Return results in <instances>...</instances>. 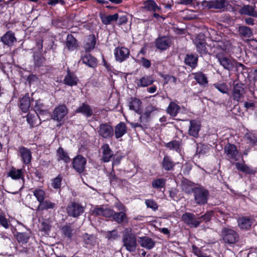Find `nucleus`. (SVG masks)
<instances>
[{
  "label": "nucleus",
  "instance_id": "53",
  "mask_svg": "<svg viewBox=\"0 0 257 257\" xmlns=\"http://www.w3.org/2000/svg\"><path fill=\"white\" fill-rule=\"evenodd\" d=\"M209 151V148L206 145L197 144L196 147V154L197 155H205Z\"/></svg>",
  "mask_w": 257,
  "mask_h": 257
},
{
  "label": "nucleus",
  "instance_id": "17",
  "mask_svg": "<svg viewBox=\"0 0 257 257\" xmlns=\"http://www.w3.org/2000/svg\"><path fill=\"white\" fill-rule=\"evenodd\" d=\"M75 113H81L86 118H88L92 116L93 111L90 105L83 102L75 110Z\"/></svg>",
  "mask_w": 257,
  "mask_h": 257
},
{
  "label": "nucleus",
  "instance_id": "21",
  "mask_svg": "<svg viewBox=\"0 0 257 257\" xmlns=\"http://www.w3.org/2000/svg\"><path fill=\"white\" fill-rule=\"evenodd\" d=\"M155 80L151 75H145L140 79H137L135 83L138 87H145L152 85Z\"/></svg>",
  "mask_w": 257,
  "mask_h": 257
},
{
  "label": "nucleus",
  "instance_id": "16",
  "mask_svg": "<svg viewBox=\"0 0 257 257\" xmlns=\"http://www.w3.org/2000/svg\"><path fill=\"white\" fill-rule=\"evenodd\" d=\"M195 44L197 51L201 54H206L207 50L206 43L204 40V36L203 34H199L196 38Z\"/></svg>",
  "mask_w": 257,
  "mask_h": 257
},
{
  "label": "nucleus",
  "instance_id": "29",
  "mask_svg": "<svg viewBox=\"0 0 257 257\" xmlns=\"http://www.w3.org/2000/svg\"><path fill=\"white\" fill-rule=\"evenodd\" d=\"M129 54V50L125 48H117L115 50V56L116 60L119 62H121L127 58Z\"/></svg>",
  "mask_w": 257,
  "mask_h": 257
},
{
  "label": "nucleus",
  "instance_id": "24",
  "mask_svg": "<svg viewBox=\"0 0 257 257\" xmlns=\"http://www.w3.org/2000/svg\"><path fill=\"white\" fill-rule=\"evenodd\" d=\"M241 15H246L253 18H257V11L255 7L251 5H244L239 10Z\"/></svg>",
  "mask_w": 257,
  "mask_h": 257
},
{
  "label": "nucleus",
  "instance_id": "47",
  "mask_svg": "<svg viewBox=\"0 0 257 257\" xmlns=\"http://www.w3.org/2000/svg\"><path fill=\"white\" fill-rule=\"evenodd\" d=\"M118 18V15L117 14H115L113 15H103L101 16V20L103 24L106 25L110 24L111 22L117 20Z\"/></svg>",
  "mask_w": 257,
  "mask_h": 257
},
{
  "label": "nucleus",
  "instance_id": "30",
  "mask_svg": "<svg viewBox=\"0 0 257 257\" xmlns=\"http://www.w3.org/2000/svg\"><path fill=\"white\" fill-rule=\"evenodd\" d=\"M56 204L55 203L52 202L49 199H44L39 203L37 208L38 211L48 210L49 209H54L56 208Z\"/></svg>",
  "mask_w": 257,
  "mask_h": 257
},
{
  "label": "nucleus",
  "instance_id": "25",
  "mask_svg": "<svg viewBox=\"0 0 257 257\" xmlns=\"http://www.w3.org/2000/svg\"><path fill=\"white\" fill-rule=\"evenodd\" d=\"M24 169H16L12 167L8 173V176L11 177L13 180L24 179Z\"/></svg>",
  "mask_w": 257,
  "mask_h": 257
},
{
  "label": "nucleus",
  "instance_id": "56",
  "mask_svg": "<svg viewBox=\"0 0 257 257\" xmlns=\"http://www.w3.org/2000/svg\"><path fill=\"white\" fill-rule=\"evenodd\" d=\"M61 230L63 233V234L65 236L69 238H71L72 236V231L73 229L72 228L71 225H65L62 227Z\"/></svg>",
  "mask_w": 257,
  "mask_h": 257
},
{
  "label": "nucleus",
  "instance_id": "50",
  "mask_svg": "<svg viewBox=\"0 0 257 257\" xmlns=\"http://www.w3.org/2000/svg\"><path fill=\"white\" fill-rule=\"evenodd\" d=\"M26 119L27 122L29 124L30 128L34 127L35 125H38L39 124H36V119L38 116L34 114L28 113L26 115Z\"/></svg>",
  "mask_w": 257,
  "mask_h": 257
},
{
  "label": "nucleus",
  "instance_id": "31",
  "mask_svg": "<svg viewBox=\"0 0 257 257\" xmlns=\"http://www.w3.org/2000/svg\"><path fill=\"white\" fill-rule=\"evenodd\" d=\"M44 105L41 100H37L36 101L34 109L35 111L37 114V116L40 120L39 124H41L42 123L41 119L40 118L39 115H43L48 113V110L44 109Z\"/></svg>",
  "mask_w": 257,
  "mask_h": 257
},
{
  "label": "nucleus",
  "instance_id": "26",
  "mask_svg": "<svg viewBox=\"0 0 257 257\" xmlns=\"http://www.w3.org/2000/svg\"><path fill=\"white\" fill-rule=\"evenodd\" d=\"M127 132V128L125 123L122 121L117 124L114 129V135L116 139H119L125 135Z\"/></svg>",
  "mask_w": 257,
  "mask_h": 257
},
{
  "label": "nucleus",
  "instance_id": "54",
  "mask_svg": "<svg viewBox=\"0 0 257 257\" xmlns=\"http://www.w3.org/2000/svg\"><path fill=\"white\" fill-rule=\"evenodd\" d=\"M245 137L247 140V143L254 145L257 143V135L252 132L246 133L245 135Z\"/></svg>",
  "mask_w": 257,
  "mask_h": 257
},
{
  "label": "nucleus",
  "instance_id": "23",
  "mask_svg": "<svg viewBox=\"0 0 257 257\" xmlns=\"http://www.w3.org/2000/svg\"><path fill=\"white\" fill-rule=\"evenodd\" d=\"M31 106V100L29 94L26 93L20 99L19 107L22 111L26 113L29 110Z\"/></svg>",
  "mask_w": 257,
  "mask_h": 257
},
{
  "label": "nucleus",
  "instance_id": "60",
  "mask_svg": "<svg viewBox=\"0 0 257 257\" xmlns=\"http://www.w3.org/2000/svg\"><path fill=\"white\" fill-rule=\"evenodd\" d=\"M108 179L111 183H118L119 181V179L115 175V171L113 167H112L111 171L108 175Z\"/></svg>",
  "mask_w": 257,
  "mask_h": 257
},
{
  "label": "nucleus",
  "instance_id": "52",
  "mask_svg": "<svg viewBox=\"0 0 257 257\" xmlns=\"http://www.w3.org/2000/svg\"><path fill=\"white\" fill-rule=\"evenodd\" d=\"M81 61L84 64H93L96 63V59L89 54H86L82 56Z\"/></svg>",
  "mask_w": 257,
  "mask_h": 257
},
{
  "label": "nucleus",
  "instance_id": "59",
  "mask_svg": "<svg viewBox=\"0 0 257 257\" xmlns=\"http://www.w3.org/2000/svg\"><path fill=\"white\" fill-rule=\"evenodd\" d=\"M155 110H156V107L150 104L146 107L145 112H142V114L150 119L151 113Z\"/></svg>",
  "mask_w": 257,
  "mask_h": 257
},
{
  "label": "nucleus",
  "instance_id": "45",
  "mask_svg": "<svg viewBox=\"0 0 257 257\" xmlns=\"http://www.w3.org/2000/svg\"><path fill=\"white\" fill-rule=\"evenodd\" d=\"M33 193L39 203L45 199L46 192L43 189L36 188L33 191Z\"/></svg>",
  "mask_w": 257,
  "mask_h": 257
},
{
  "label": "nucleus",
  "instance_id": "7",
  "mask_svg": "<svg viewBox=\"0 0 257 257\" xmlns=\"http://www.w3.org/2000/svg\"><path fill=\"white\" fill-rule=\"evenodd\" d=\"M68 112V110L65 104H59L54 108L51 117L54 120L60 122L64 118Z\"/></svg>",
  "mask_w": 257,
  "mask_h": 257
},
{
  "label": "nucleus",
  "instance_id": "41",
  "mask_svg": "<svg viewBox=\"0 0 257 257\" xmlns=\"http://www.w3.org/2000/svg\"><path fill=\"white\" fill-rule=\"evenodd\" d=\"M143 8L144 9L150 12H156L157 10H160L156 3L153 0H149L145 2L144 3Z\"/></svg>",
  "mask_w": 257,
  "mask_h": 257
},
{
  "label": "nucleus",
  "instance_id": "22",
  "mask_svg": "<svg viewBox=\"0 0 257 257\" xmlns=\"http://www.w3.org/2000/svg\"><path fill=\"white\" fill-rule=\"evenodd\" d=\"M224 149L225 153L229 159L236 160L238 152L235 145L228 143Z\"/></svg>",
  "mask_w": 257,
  "mask_h": 257
},
{
  "label": "nucleus",
  "instance_id": "36",
  "mask_svg": "<svg viewBox=\"0 0 257 257\" xmlns=\"http://www.w3.org/2000/svg\"><path fill=\"white\" fill-rule=\"evenodd\" d=\"M235 165L236 169L241 172L249 175H252L255 173V171L252 168L244 163L237 162L235 163Z\"/></svg>",
  "mask_w": 257,
  "mask_h": 257
},
{
  "label": "nucleus",
  "instance_id": "38",
  "mask_svg": "<svg viewBox=\"0 0 257 257\" xmlns=\"http://www.w3.org/2000/svg\"><path fill=\"white\" fill-rule=\"evenodd\" d=\"M170 42L169 39L166 37L158 38L156 41V47L161 50H165L170 46Z\"/></svg>",
  "mask_w": 257,
  "mask_h": 257
},
{
  "label": "nucleus",
  "instance_id": "39",
  "mask_svg": "<svg viewBox=\"0 0 257 257\" xmlns=\"http://www.w3.org/2000/svg\"><path fill=\"white\" fill-rule=\"evenodd\" d=\"M194 78L201 86H205L208 84L207 77L202 72H198L194 74Z\"/></svg>",
  "mask_w": 257,
  "mask_h": 257
},
{
  "label": "nucleus",
  "instance_id": "61",
  "mask_svg": "<svg viewBox=\"0 0 257 257\" xmlns=\"http://www.w3.org/2000/svg\"><path fill=\"white\" fill-rule=\"evenodd\" d=\"M0 224L6 229L9 228L10 226L8 219L3 213H0Z\"/></svg>",
  "mask_w": 257,
  "mask_h": 257
},
{
  "label": "nucleus",
  "instance_id": "44",
  "mask_svg": "<svg viewBox=\"0 0 257 257\" xmlns=\"http://www.w3.org/2000/svg\"><path fill=\"white\" fill-rule=\"evenodd\" d=\"M214 211L210 210L207 211L203 215L197 217V220L199 222V225L203 222L205 223L209 222L213 215Z\"/></svg>",
  "mask_w": 257,
  "mask_h": 257
},
{
  "label": "nucleus",
  "instance_id": "1",
  "mask_svg": "<svg viewBox=\"0 0 257 257\" xmlns=\"http://www.w3.org/2000/svg\"><path fill=\"white\" fill-rule=\"evenodd\" d=\"M193 191V195L194 202L198 205H204L207 203L209 192L203 186L198 185L194 188Z\"/></svg>",
  "mask_w": 257,
  "mask_h": 257
},
{
  "label": "nucleus",
  "instance_id": "4",
  "mask_svg": "<svg viewBox=\"0 0 257 257\" xmlns=\"http://www.w3.org/2000/svg\"><path fill=\"white\" fill-rule=\"evenodd\" d=\"M99 137L104 139H111L114 136V129L109 123L104 122L99 124L97 128Z\"/></svg>",
  "mask_w": 257,
  "mask_h": 257
},
{
  "label": "nucleus",
  "instance_id": "49",
  "mask_svg": "<svg viewBox=\"0 0 257 257\" xmlns=\"http://www.w3.org/2000/svg\"><path fill=\"white\" fill-rule=\"evenodd\" d=\"M104 235L108 240L110 241L116 240L119 237V235L116 229L106 231L104 233Z\"/></svg>",
  "mask_w": 257,
  "mask_h": 257
},
{
  "label": "nucleus",
  "instance_id": "51",
  "mask_svg": "<svg viewBox=\"0 0 257 257\" xmlns=\"http://www.w3.org/2000/svg\"><path fill=\"white\" fill-rule=\"evenodd\" d=\"M30 238V235L27 232H18L17 235V239L19 243H27Z\"/></svg>",
  "mask_w": 257,
  "mask_h": 257
},
{
  "label": "nucleus",
  "instance_id": "20",
  "mask_svg": "<svg viewBox=\"0 0 257 257\" xmlns=\"http://www.w3.org/2000/svg\"><path fill=\"white\" fill-rule=\"evenodd\" d=\"M181 187L182 191L186 194H190L193 192V190L197 186L193 182L183 178L181 181Z\"/></svg>",
  "mask_w": 257,
  "mask_h": 257
},
{
  "label": "nucleus",
  "instance_id": "63",
  "mask_svg": "<svg viewBox=\"0 0 257 257\" xmlns=\"http://www.w3.org/2000/svg\"><path fill=\"white\" fill-rule=\"evenodd\" d=\"M114 210L110 208H104L103 212V216L110 218L112 221Z\"/></svg>",
  "mask_w": 257,
  "mask_h": 257
},
{
  "label": "nucleus",
  "instance_id": "43",
  "mask_svg": "<svg viewBox=\"0 0 257 257\" xmlns=\"http://www.w3.org/2000/svg\"><path fill=\"white\" fill-rule=\"evenodd\" d=\"M66 45L70 50H73L77 47L76 40L72 35H68L67 36Z\"/></svg>",
  "mask_w": 257,
  "mask_h": 257
},
{
  "label": "nucleus",
  "instance_id": "33",
  "mask_svg": "<svg viewBox=\"0 0 257 257\" xmlns=\"http://www.w3.org/2000/svg\"><path fill=\"white\" fill-rule=\"evenodd\" d=\"M164 146L170 150H173L178 153L181 151V142L179 141L172 140L168 143H164Z\"/></svg>",
  "mask_w": 257,
  "mask_h": 257
},
{
  "label": "nucleus",
  "instance_id": "27",
  "mask_svg": "<svg viewBox=\"0 0 257 257\" xmlns=\"http://www.w3.org/2000/svg\"><path fill=\"white\" fill-rule=\"evenodd\" d=\"M138 242L142 247L148 249L153 248L156 244L155 241L152 238L147 236L139 237Z\"/></svg>",
  "mask_w": 257,
  "mask_h": 257
},
{
  "label": "nucleus",
  "instance_id": "28",
  "mask_svg": "<svg viewBox=\"0 0 257 257\" xmlns=\"http://www.w3.org/2000/svg\"><path fill=\"white\" fill-rule=\"evenodd\" d=\"M112 221L119 224L124 225L128 222V218L126 213L122 212H115L114 211Z\"/></svg>",
  "mask_w": 257,
  "mask_h": 257
},
{
  "label": "nucleus",
  "instance_id": "11",
  "mask_svg": "<svg viewBox=\"0 0 257 257\" xmlns=\"http://www.w3.org/2000/svg\"><path fill=\"white\" fill-rule=\"evenodd\" d=\"M182 220L190 227L196 228L199 226L197 217L192 213L185 212L182 216Z\"/></svg>",
  "mask_w": 257,
  "mask_h": 257
},
{
  "label": "nucleus",
  "instance_id": "15",
  "mask_svg": "<svg viewBox=\"0 0 257 257\" xmlns=\"http://www.w3.org/2000/svg\"><path fill=\"white\" fill-rule=\"evenodd\" d=\"M237 222L238 226L242 230H249L253 222V220L248 216L239 217Z\"/></svg>",
  "mask_w": 257,
  "mask_h": 257
},
{
  "label": "nucleus",
  "instance_id": "58",
  "mask_svg": "<svg viewBox=\"0 0 257 257\" xmlns=\"http://www.w3.org/2000/svg\"><path fill=\"white\" fill-rule=\"evenodd\" d=\"M213 86L218 91L223 94L227 93L228 92V88L227 85L224 83H215L214 84Z\"/></svg>",
  "mask_w": 257,
  "mask_h": 257
},
{
  "label": "nucleus",
  "instance_id": "57",
  "mask_svg": "<svg viewBox=\"0 0 257 257\" xmlns=\"http://www.w3.org/2000/svg\"><path fill=\"white\" fill-rule=\"evenodd\" d=\"M145 203L148 208L152 209L154 211L158 209L157 203L152 199H146Z\"/></svg>",
  "mask_w": 257,
  "mask_h": 257
},
{
  "label": "nucleus",
  "instance_id": "9",
  "mask_svg": "<svg viewBox=\"0 0 257 257\" xmlns=\"http://www.w3.org/2000/svg\"><path fill=\"white\" fill-rule=\"evenodd\" d=\"M86 164V160L80 155H77L73 160L72 167L79 174L82 173Z\"/></svg>",
  "mask_w": 257,
  "mask_h": 257
},
{
  "label": "nucleus",
  "instance_id": "37",
  "mask_svg": "<svg viewBox=\"0 0 257 257\" xmlns=\"http://www.w3.org/2000/svg\"><path fill=\"white\" fill-rule=\"evenodd\" d=\"M96 41L94 36H90L84 42L83 47L86 52L94 48Z\"/></svg>",
  "mask_w": 257,
  "mask_h": 257
},
{
  "label": "nucleus",
  "instance_id": "19",
  "mask_svg": "<svg viewBox=\"0 0 257 257\" xmlns=\"http://www.w3.org/2000/svg\"><path fill=\"white\" fill-rule=\"evenodd\" d=\"M102 151L101 160L104 163L109 162L113 156V151L108 144H104L101 147Z\"/></svg>",
  "mask_w": 257,
  "mask_h": 257
},
{
  "label": "nucleus",
  "instance_id": "13",
  "mask_svg": "<svg viewBox=\"0 0 257 257\" xmlns=\"http://www.w3.org/2000/svg\"><path fill=\"white\" fill-rule=\"evenodd\" d=\"M162 170L165 171H173L175 169L176 163L174 161L172 157L165 155L161 163Z\"/></svg>",
  "mask_w": 257,
  "mask_h": 257
},
{
  "label": "nucleus",
  "instance_id": "14",
  "mask_svg": "<svg viewBox=\"0 0 257 257\" xmlns=\"http://www.w3.org/2000/svg\"><path fill=\"white\" fill-rule=\"evenodd\" d=\"M201 129V124L198 121L195 119L190 120V126L188 129V134L194 138L197 139L199 137V132Z\"/></svg>",
  "mask_w": 257,
  "mask_h": 257
},
{
  "label": "nucleus",
  "instance_id": "12",
  "mask_svg": "<svg viewBox=\"0 0 257 257\" xmlns=\"http://www.w3.org/2000/svg\"><path fill=\"white\" fill-rule=\"evenodd\" d=\"M79 79L75 74V72L71 71L69 67L67 69V74L65 75L63 83L69 86H73L77 85Z\"/></svg>",
  "mask_w": 257,
  "mask_h": 257
},
{
  "label": "nucleus",
  "instance_id": "32",
  "mask_svg": "<svg viewBox=\"0 0 257 257\" xmlns=\"http://www.w3.org/2000/svg\"><path fill=\"white\" fill-rule=\"evenodd\" d=\"M180 110V106L174 101H171L166 109L167 112L172 117L176 116Z\"/></svg>",
  "mask_w": 257,
  "mask_h": 257
},
{
  "label": "nucleus",
  "instance_id": "64",
  "mask_svg": "<svg viewBox=\"0 0 257 257\" xmlns=\"http://www.w3.org/2000/svg\"><path fill=\"white\" fill-rule=\"evenodd\" d=\"M34 60L36 64H40L44 62L45 59L40 53H35L34 54Z\"/></svg>",
  "mask_w": 257,
  "mask_h": 257
},
{
  "label": "nucleus",
  "instance_id": "8",
  "mask_svg": "<svg viewBox=\"0 0 257 257\" xmlns=\"http://www.w3.org/2000/svg\"><path fill=\"white\" fill-rule=\"evenodd\" d=\"M228 5V2L226 0L204 1L202 3V6L208 9H222L226 8Z\"/></svg>",
  "mask_w": 257,
  "mask_h": 257
},
{
  "label": "nucleus",
  "instance_id": "5",
  "mask_svg": "<svg viewBox=\"0 0 257 257\" xmlns=\"http://www.w3.org/2000/svg\"><path fill=\"white\" fill-rule=\"evenodd\" d=\"M246 93L244 85L240 82L233 84L231 92V98L237 103L240 102L244 98V95Z\"/></svg>",
  "mask_w": 257,
  "mask_h": 257
},
{
  "label": "nucleus",
  "instance_id": "18",
  "mask_svg": "<svg viewBox=\"0 0 257 257\" xmlns=\"http://www.w3.org/2000/svg\"><path fill=\"white\" fill-rule=\"evenodd\" d=\"M19 153L23 164L27 165L31 163L32 157L31 151L29 149L21 146L19 148Z\"/></svg>",
  "mask_w": 257,
  "mask_h": 257
},
{
  "label": "nucleus",
  "instance_id": "6",
  "mask_svg": "<svg viewBox=\"0 0 257 257\" xmlns=\"http://www.w3.org/2000/svg\"><path fill=\"white\" fill-rule=\"evenodd\" d=\"M67 213L69 216L77 217L84 212V208L78 203L72 202L69 204L66 208Z\"/></svg>",
  "mask_w": 257,
  "mask_h": 257
},
{
  "label": "nucleus",
  "instance_id": "42",
  "mask_svg": "<svg viewBox=\"0 0 257 257\" xmlns=\"http://www.w3.org/2000/svg\"><path fill=\"white\" fill-rule=\"evenodd\" d=\"M166 180L164 178L154 179L152 182V186L153 188L160 190L162 188H165Z\"/></svg>",
  "mask_w": 257,
  "mask_h": 257
},
{
  "label": "nucleus",
  "instance_id": "46",
  "mask_svg": "<svg viewBox=\"0 0 257 257\" xmlns=\"http://www.w3.org/2000/svg\"><path fill=\"white\" fill-rule=\"evenodd\" d=\"M62 179L63 178L61 174H59L56 177L52 179L51 180L52 187L54 189H59L61 191Z\"/></svg>",
  "mask_w": 257,
  "mask_h": 257
},
{
  "label": "nucleus",
  "instance_id": "2",
  "mask_svg": "<svg viewBox=\"0 0 257 257\" xmlns=\"http://www.w3.org/2000/svg\"><path fill=\"white\" fill-rule=\"evenodd\" d=\"M221 238L225 244H233L238 242L239 235L238 233L231 228L224 227L221 231Z\"/></svg>",
  "mask_w": 257,
  "mask_h": 257
},
{
  "label": "nucleus",
  "instance_id": "62",
  "mask_svg": "<svg viewBox=\"0 0 257 257\" xmlns=\"http://www.w3.org/2000/svg\"><path fill=\"white\" fill-rule=\"evenodd\" d=\"M216 58L218 59V61L220 64H229L230 60L228 59L227 56H224L221 54H219L216 55Z\"/></svg>",
  "mask_w": 257,
  "mask_h": 257
},
{
  "label": "nucleus",
  "instance_id": "35",
  "mask_svg": "<svg viewBox=\"0 0 257 257\" xmlns=\"http://www.w3.org/2000/svg\"><path fill=\"white\" fill-rule=\"evenodd\" d=\"M2 42L4 45L11 46L14 42L16 41L14 34L11 32H7L1 37Z\"/></svg>",
  "mask_w": 257,
  "mask_h": 257
},
{
  "label": "nucleus",
  "instance_id": "3",
  "mask_svg": "<svg viewBox=\"0 0 257 257\" xmlns=\"http://www.w3.org/2000/svg\"><path fill=\"white\" fill-rule=\"evenodd\" d=\"M123 246L130 252L136 251L138 246L136 235L132 233L126 232L123 234L122 238Z\"/></svg>",
  "mask_w": 257,
  "mask_h": 257
},
{
  "label": "nucleus",
  "instance_id": "34",
  "mask_svg": "<svg viewBox=\"0 0 257 257\" xmlns=\"http://www.w3.org/2000/svg\"><path fill=\"white\" fill-rule=\"evenodd\" d=\"M57 156H58L57 160L58 161L62 160L64 163L68 164L69 163L71 159L64 149L62 147H59L56 152Z\"/></svg>",
  "mask_w": 257,
  "mask_h": 257
},
{
  "label": "nucleus",
  "instance_id": "10",
  "mask_svg": "<svg viewBox=\"0 0 257 257\" xmlns=\"http://www.w3.org/2000/svg\"><path fill=\"white\" fill-rule=\"evenodd\" d=\"M128 106L130 110L134 111L137 114H141L143 112V102L137 97H130L128 101Z\"/></svg>",
  "mask_w": 257,
  "mask_h": 257
},
{
  "label": "nucleus",
  "instance_id": "48",
  "mask_svg": "<svg viewBox=\"0 0 257 257\" xmlns=\"http://www.w3.org/2000/svg\"><path fill=\"white\" fill-rule=\"evenodd\" d=\"M85 244L94 245L95 242V238L93 234H89L87 233L83 234L81 237Z\"/></svg>",
  "mask_w": 257,
  "mask_h": 257
},
{
  "label": "nucleus",
  "instance_id": "40",
  "mask_svg": "<svg viewBox=\"0 0 257 257\" xmlns=\"http://www.w3.org/2000/svg\"><path fill=\"white\" fill-rule=\"evenodd\" d=\"M238 32L241 37L245 38H249L253 35L252 30L249 27L245 26H239L238 27Z\"/></svg>",
  "mask_w": 257,
  "mask_h": 257
},
{
  "label": "nucleus",
  "instance_id": "55",
  "mask_svg": "<svg viewBox=\"0 0 257 257\" xmlns=\"http://www.w3.org/2000/svg\"><path fill=\"white\" fill-rule=\"evenodd\" d=\"M197 60V55L191 54L186 55L184 62L186 64H196Z\"/></svg>",
  "mask_w": 257,
  "mask_h": 257
}]
</instances>
